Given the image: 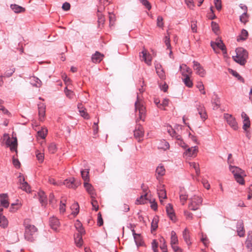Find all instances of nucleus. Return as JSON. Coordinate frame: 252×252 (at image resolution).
Returning <instances> with one entry per match:
<instances>
[{
  "label": "nucleus",
  "mask_w": 252,
  "mask_h": 252,
  "mask_svg": "<svg viewBox=\"0 0 252 252\" xmlns=\"http://www.w3.org/2000/svg\"><path fill=\"white\" fill-rule=\"evenodd\" d=\"M137 100L135 102V109L136 111H139V117L136 120V125L134 130V136L138 142L143 140L144 135V130L143 126L140 124H138L139 120L144 121L146 116V108L138 101V95H137Z\"/></svg>",
  "instance_id": "obj_1"
},
{
  "label": "nucleus",
  "mask_w": 252,
  "mask_h": 252,
  "mask_svg": "<svg viewBox=\"0 0 252 252\" xmlns=\"http://www.w3.org/2000/svg\"><path fill=\"white\" fill-rule=\"evenodd\" d=\"M24 225L25 239L29 242H33L37 238L38 229L34 225L27 224L26 220L24 221Z\"/></svg>",
  "instance_id": "obj_2"
},
{
  "label": "nucleus",
  "mask_w": 252,
  "mask_h": 252,
  "mask_svg": "<svg viewBox=\"0 0 252 252\" xmlns=\"http://www.w3.org/2000/svg\"><path fill=\"white\" fill-rule=\"evenodd\" d=\"M236 55L233 56L232 58L235 62L243 65L245 64L248 58V52L243 48L239 47L236 49Z\"/></svg>",
  "instance_id": "obj_3"
},
{
  "label": "nucleus",
  "mask_w": 252,
  "mask_h": 252,
  "mask_svg": "<svg viewBox=\"0 0 252 252\" xmlns=\"http://www.w3.org/2000/svg\"><path fill=\"white\" fill-rule=\"evenodd\" d=\"M230 170L233 174L235 180L240 185H244L245 181L243 178L244 176H246L245 171L240 168L234 166H229Z\"/></svg>",
  "instance_id": "obj_4"
},
{
  "label": "nucleus",
  "mask_w": 252,
  "mask_h": 252,
  "mask_svg": "<svg viewBox=\"0 0 252 252\" xmlns=\"http://www.w3.org/2000/svg\"><path fill=\"white\" fill-rule=\"evenodd\" d=\"M189 200L190 202L189 204V208L192 211L198 210L202 203L201 197L196 195H194L189 199Z\"/></svg>",
  "instance_id": "obj_5"
},
{
  "label": "nucleus",
  "mask_w": 252,
  "mask_h": 252,
  "mask_svg": "<svg viewBox=\"0 0 252 252\" xmlns=\"http://www.w3.org/2000/svg\"><path fill=\"white\" fill-rule=\"evenodd\" d=\"M224 118L226 120L227 124L232 127L234 130H236L238 128V124L236 119L232 115L224 113L223 115Z\"/></svg>",
  "instance_id": "obj_6"
},
{
  "label": "nucleus",
  "mask_w": 252,
  "mask_h": 252,
  "mask_svg": "<svg viewBox=\"0 0 252 252\" xmlns=\"http://www.w3.org/2000/svg\"><path fill=\"white\" fill-rule=\"evenodd\" d=\"M193 68L194 70L196 71V74L199 75L200 77H204L206 74V71L204 69L203 67L198 62L195 61H193Z\"/></svg>",
  "instance_id": "obj_7"
},
{
  "label": "nucleus",
  "mask_w": 252,
  "mask_h": 252,
  "mask_svg": "<svg viewBox=\"0 0 252 252\" xmlns=\"http://www.w3.org/2000/svg\"><path fill=\"white\" fill-rule=\"evenodd\" d=\"M18 178H19V182L21 184V186L20 187L21 189L26 191V192L30 191V186L29 185L28 183L25 181L24 177L21 173H20V175L18 176Z\"/></svg>",
  "instance_id": "obj_8"
},
{
  "label": "nucleus",
  "mask_w": 252,
  "mask_h": 252,
  "mask_svg": "<svg viewBox=\"0 0 252 252\" xmlns=\"http://www.w3.org/2000/svg\"><path fill=\"white\" fill-rule=\"evenodd\" d=\"M236 228L238 235L240 237H244L245 236V231L244 227L243 221L242 220H239L237 221Z\"/></svg>",
  "instance_id": "obj_9"
},
{
  "label": "nucleus",
  "mask_w": 252,
  "mask_h": 252,
  "mask_svg": "<svg viewBox=\"0 0 252 252\" xmlns=\"http://www.w3.org/2000/svg\"><path fill=\"white\" fill-rule=\"evenodd\" d=\"M49 224L53 230L57 231L60 225V223L57 218L53 217L50 218Z\"/></svg>",
  "instance_id": "obj_10"
},
{
  "label": "nucleus",
  "mask_w": 252,
  "mask_h": 252,
  "mask_svg": "<svg viewBox=\"0 0 252 252\" xmlns=\"http://www.w3.org/2000/svg\"><path fill=\"white\" fill-rule=\"evenodd\" d=\"M155 68L159 77L162 80H164L165 79V74L161 65L160 63H157L155 64Z\"/></svg>",
  "instance_id": "obj_11"
},
{
  "label": "nucleus",
  "mask_w": 252,
  "mask_h": 252,
  "mask_svg": "<svg viewBox=\"0 0 252 252\" xmlns=\"http://www.w3.org/2000/svg\"><path fill=\"white\" fill-rule=\"evenodd\" d=\"M39 201L42 206H45L47 203V197L43 191L40 190L37 193Z\"/></svg>",
  "instance_id": "obj_12"
},
{
  "label": "nucleus",
  "mask_w": 252,
  "mask_h": 252,
  "mask_svg": "<svg viewBox=\"0 0 252 252\" xmlns=\"http://www.w3.org/2000/svg\"><path fill=\"white\" fill-rule=\"evenodd\" d=\"M166 212L168 216L173 221H175L176 217L173 206L171 204H168L166 207Z\"/></svg>",
  "instance_id": "obj_13"
},
{
  "label": "nucleus",
  "mask_w": 252,
  "mask_h": 252,
  "mask_svg": "<svg viewBox=\"0 0 252 252\" xmlns=\"http://www.w3.org/2000/svg\"><path fill=\"white\" fill-rule=\"evenodd\" d=\"M242 118L243 120V128L246 130L250 126V121L249 117L244 112H243L241 114Z\"/></svg>",
  "instance_id": "obj_14"
},
{
  "label": "nucleus",
  "mask_w": 252,
  "mask_h": 252,
  "mask_svg": "<svg viewBox=\"0 0 252 252\" xmlns=\"http://www.w3.org/2000/svg\"><path fill=\"white\" fill-rule=\"evenodd\" d=\"M103 54L96 51L92 56V61L94 63H99L103 60Z\"/></svg>",
  "instance_id": "obj_15"
},
{
  "label": "nucleus",
  "mask_w": 252,
  "mask_h": 252,
  "mask_svg": "<svg viewBox=\"0 0 252 252\" xmlns=\"http://www.w3.org/2000/svg\"><path fill=\"white\" fill-rule=\"evenodd\" d=\"M0 205L4 208H8L9 203L8 201V195L6 193H2L0 194Z\"/></svg>",
  "instance_id": "obj_16"
},
{
  "label": "nucleus",
  "mask_w": 252,
  "mask_h": 252,
  "mask_svg": "<svg viewBox=\"0 0 252 252\" xmlns=\"http://www.w3.org/2000/svg\"><path fill=\"white\" fill-rule=\"evenodd\" d=\"M84 186L91 198H94L96 194L92 185L87 182H84Z\"/></svg>",
  "instance_id": "obj_17"
},
{
  "label": "nucleus",
  "mask_w": 252,
  "mask_h": 252,
  "mask_svg": "<svg viewBox=\"0 0 252 252\" xmlns=\"http://www.w3.org/2000/svg\"><path fill=\"white\" fill-rule=\"evenodd\" d=\"M62 185H65L69 188L75 189L77 187V184L75 183L74 178L65 180L62 183Z\"/></svg>",
  "instance_id": "obj_18"
},
{
  "label": "nucleus",
  "mask_w": 252,
  "mask_h": 252,
  "mask_svg": "<svg viewBox=\"0 0 252 252\" xmlns=\"http://www.w3.org/2000/svg\"><path fill=\"white\" fill-rule=\"evenodd\" d=\"M197 109L202 120L205 121L207 119V115L204 106L202 105H199L197 106Z\"/></svg>",
  "instance_id": "obj_19"
},
{
  "label": "nucleus",
  "mask_w": 252,
  "mask_h": 252,
  "mask_svg": "<svg viewBox=\"0 0 252 252\" xmlns=\"http://www.w3.org/2000/svg\"><path fill=\"white\" fill-rule=\"evenodd\" d=\"M38 108L39 120L40 121H42L45 114V106L44 104L41 103L38 104Z\"/></svg>",
  "instance_id": "obj_20"
},
{
  "label": "nucleus",
  "mask_w": 252,
  "mask_h": 252,
  "mask_svg": "<svg viewBox=\"0 0 252 252\" xmlns=\"http://www.w3.org/2000/svg\"><path fill=\"white\" fill-rule=\"evenodd\" d=\"M13 141L10 142L9 141V138L7 139L6 141V144H8L10 147V150L12 151H17V139L16 137H13Z\"/></svg>",
  "instance_id": "obj_21"
},
{
  "label": "nucleus",
  "mask_w": 252,
  "mask_h": 252,
  "mask_svg": "<svg viewBox=\"0 0 252 252\" xmlns=\"http://www.w3.org/2000/svg\"><path fill=\"white\" fill-rule=\"evenodd\" d=\"M197 151L198 147L197 146H194L188 148L185 153L189 157H195L197 154Z\"/></svg>",
  "instance_id": "obj_22"
},
{
  "label": "nucleus",
  "mask_w": 252,
  "mask_h": 252,
  "mask_svg": "<svg viewBox=\"0 0 252 252\" xmlns=\"http://www.w3.org/2000/svg\"><path fill=\"white\" fill-rule=\"evenodd\" d=\"M216 42H217V47L220 49L222 51L223 54H227L226 48L225 45L223 43L222 40L221 39L218 38L216 39Z\"/></svg>",
  "instance_id": "obj_23"
},
{
  "label": "nucleus",
  "mask_w": 252,
  "mask_h": 252,
  "mask_svg": "<svg viewBox=\"0 0 252 252\" xmlns=\"http://www.w3.org/2000/svg\"><path fill=\"white\" fill-rule=\"evenodd\" d=\"M178 243V239L176 233L174 231H172L171 232V241L170 244L173 248V246H178L177 245Z\"/></svg>",
  "instance_id": "obj_24"
},
{
  "label": "nucleus",
  "mask_w": 252,
  "mask_h": 252,
  "mask_svg": "<svg viewBox=\"0 0 252 252\" xmlns=\"http://www.w3.org/2000/svg\"><path fill=\"white\" fill-rule=\"evenodd\" d=\"M84 234L76 233L74 235V241L76 246L80 247L83 245L82 235Z\"/></svg>",
  "instance_id": "obj_25"
},
{
  "label": "nucleus",
  "mask_w": 252,
  "mask_h": 252,
  "mask_svg": "<svg viewBox=\"0 0 252 252\" xmlns=\"http://www.w3.org/2000/svg\"><path fill=\"white\" fill-rule=\"evenodd\" d=\"M158 193L160 200V202L162 203V199L167 198L166 192L165 189H164V186L163 185L161 189H158Z\"/></svg>",
  "instance_id": "obj_26"
},
{
  "label": "nucleus",
  "mask_w": 252,
  "mask_h": 252,
  "mask_svg": "<svg viewBox=\"0 0 252 252\" xmlns=\"http://www.w3.org/2000/svg\"><path fill=\"white\" fill-rule=\"evenodd\" d=\"M183 238L186 242V244L189 246L191 245V243L190 241V236L189 234V230L188 228H185L183 232Z\"/></svg>",
  "instance_id": "obj_27"
},
{
  "label": "nucleus",
  "mask_w": 252,
  "mask_h": 252,
  "mask_svg": "<svg viewBox=\"0 0 252 252\" xmlns=\"http://www.w3.org/2000/svg\"><path fill=\"white\" fill-rule=\"evenodd\" d=\"M182 75L184 77L183 82L186 86L189 88H191L193 86V83L192 81L190 80L189 75L187 74H184V73H182Z\"/></svg>",
  "instance_id": "obj_28"
},
{
  "label": "nucleus",
  "mask_w": 252,
  "mask_h": 252,
  "mask_svg": "<svg viewBox=\"0 0 252 252\" xmlns=\"http://www.w3.org/2000/svg\"><path fill=\"white\" fill-rule=\"evenodd\" d=\"M141 53L143 54L142 57L144 61V62L148 64V65H151V55L149 54H147V51L145 50H144L142 51Z\"/></svg>",
  "instance_id": "obj_29"
},
{
  "label": "nucleus",
  "mask_w": 252,
  "mask_h": 252,
  "mask_svg": "<svg viewBox=\"0 0 252 252\" xmlns=\"http://www.w3.org/2000/svg\"><path fill=\"white\" fill-rule=\"evenodd\" d=\"M75 227L78 231L77 233L85 234V231L83 227L82 224L79 220H76L74 223Z\"/></svg>",
  "instance_id": "obj_30"
},
{
  "label": "nucleus",
  "mask_w": 252,
  "mask_h": 252,
  "mask_svg": "<svg viewBox=\"0 0 252 252\" xmlns=\"http://www.w3.org/2000/svg\"><path fill=\"white\" fill-rule=\"evenodd\" d=\"M188 197V195L184 190V189H181L180 191V199L182 205H184Z\"/></svg>",
  "instance_id": "obj_31"
},
{
  "label": "nucleus",
  "mask_w": 252,
  "mask_h": 252,
  "mask_svg": "<svg viewBox=\"0 0 252 252\" xmlns=\"http://www.w3.org/2000/svg\"><path fill=\"white\" fill-rule=\"evenodd\" d=\"M134 239L135 244L138 247L144 245V242L143 241V237L140 234L135 236L134 237Z\"/></svg>",
  "instance_id": "obj_32"
},
{
  "label": "nucleus",
  "mask_w": 252,
  "mask_h": 252,
  "mask_svg": "<svg viewBox=\"0 0 252 252\" xmlns=\"http://www.w3.org/2000/svg\"><path fill=\"white\" fill-rule=\"evenodd\" d=\"M104 8H99L97 10V22L98 24V25L100 26V25H103L105 22V18L102 15L101 13V10L103 9Z\"/></svg>",
  "instance_id": "obj_33"
},
{
  "label": "nucleus",
  "mask_w": 252,
  "mask_h": 252,
  "mask_svg": "<svg viewBox=\"0 0 252 252\" xmlns=\"http://www.w3.org/2000/svg\"><path fill=\"white\" fill-rule=\"evenodd\" d=\"M71 209L72 210L71 214L76 216L79 212V206L77 202H75L70 207Z\"/></svg>",
  "instance_id": "obj_34"
},
{
  "label": "nucleus",
  "mask_w": 252,
  "mask_h": 252,
  "mask_svg": "<svg viewBox=\"0 0 252 252\" xmlns=\"http://www.w3.org/2000/svg\"><path fill=\"white\" fill-rule=\"evenodd\" d=\"M10 7L15 13H20L25 11V8L15 4H11Z\"/></svg>",
  "instance_id": "obj_35"
},
{
  "label": "nucleus",
  "mask_w": 252,
  "mask_h": 252,
  "mask_svg": "<svg viewBox=\"0 0 252 252\" xmlns=\"http://www.w3.org/2000/svg\"><path fill=\"white\" fill-rule=\"evenodd\" d=\"M248 36V32L246 30L243 29L241 31V34L237 37V40L238 41L240 40H245L247 39Z\"/></svg>",
  "instance_id": "obj_36"
},
{
  "label": "nucleus",
  "mask_w": 252,
  "mask_h": 252,
  "mask_svg": "<svg viewBox=\"0 0 252 252\" xmlns=\"http://www.w3.org/2000/svg\"><path fill=\"white\" fill-rule=\"evenodd\" d=\"M89 169H87L86 170H83L81 171V174L83 179L84 180L85 182L89 181Z\"/></svg>",
  "instance_id": "obj_37"
},
{
  "label": "nucleus",
  "mask_w": 252,
  "mask_h": 252,
  "mask_svg": "<svg viewBox=\"0 0 252 252\" xmlns=\"http://www.w3.org/2000/svg\"><path fill=\"white\" fill-rule=\"evenodd\" d=\"M8 225V220L6 217L2 215H0V226L5 228Z\"/></svg>",
  "instance_id": "obj_38"
},
{
  "label": "nucleus",
  "mask_w": 252,
  "mask_h": 252,
  "mask_svg": "<svg viewBox=\"0 0 252 252\" xmlns=\"http://www.w3.org/2000/svg\"><path fill=\"white\" fill-rule=\"evenodd\" d=\"M158 220L157 217H155L151 223V231H155L158 227Z\"/></svg>",
  "instance_id": "obj_39"
},
{
  "label": "nucleus",
  "mask_w": 252,
  "mask_h": 252,
  "mask_svg": "<svg viewBox=\"0 0 252 252\" xmlns=\"http://www.w3.org/2000/svg\"><path fill=\"white\" fill-rule=\"evenodd\" d=\"M229 72L234 76L236 77L238 80L244 83V78L235 70L233 69H230Z\"/></svg>",
  "instance_id": "obj_40"
},
{
  "label": "nucleus",
  "mask_w": 252,
  "mask_h": 252,
  "mask_svg": "<svg viewBox=\"0 0 252 252\" xmlns=\"http://www.w3.org/2000/svg\"><path fill=\"white\" fill-rule=\"evenodd\" d=\"M158 147L159 149L165 150L169 148V144L167 141L163 140L160 141Z\"/></svg>",
  "instance_id": "obj_41"
},
{
  "label": "nucleus",
  "mask_w": 252,
  "mask_h": 252,
  "mask_svg": "<svg viewBox=\"0 0 252 252\" xmlns=\"http://www.w3.org/2000/svg\"><path fill=\"white\" fill-rule=\"evenodd\" d=\"M48 132V130L46 128H43L41 130H39L37 132V135L39 137H41L42 139H44Z\"/></svg>",
  "instance_id": "obj_42"
},
{
  "label": "nucleus",
  "mask_w": 252,
  "mask_h": 252,
  "mask_svg": "<svg viewBox=\"0 0 252 252\" xmlns=\"http://www.w3.org/2000/svg\"><path fill=\"white\" fill-rule=\"evenodd\" d=\"M147 195V193H146L143 195H141V196L137 198L136 201V204H142L145 203V200H146V196Z\"/></svg>",
  "instance_id": "obj_43"
},
{
  "label": "nucleus",
  "mask_w": 252,
  "mask_h": 252,
  "mask_svg": "<svg viewBox=\"0 0 252 252\" xmlns=\"http://www.w3.org/2000/svg\"><path fill=\"white\" fill-rule=\"evenodd\" d=\"M156 173L159 176H163L165 174V169L162 165H159L156 169Z\"/></svg>",
  "instance_id": "obj_44"
},
{
  "label": "nucleus",
  "mask_w": 252,
  "mask_h": 252,
  "mask_svg": "<svg viewBox=\"0 0 252 252\" xmlns=\"http://www.w3.org/2000/svg\"><path fill=\"white\" fill-rule=\"evenodd\" d=\"M36 157L39 162L42 163L44 158V154L39 153L38 151H36L35 152Z\"/></svg>",
  "instance_id": "obj_45"
},
{
  "label": "nucleus",
  "mask_w": 252,
  "mask_h": 252,
  "mask_svg": "<svg viewBox=\"0 0 252 252\" xmlns=\"http://www.w3.org/2000/svg\"><path fill=\"white\" fill-rule=\"evenodd\" d=\"M64 93L66 96L70 99L72 98L74 95L73 92L68 90L67 87L64 88Z\"/></svg>",
  "instance_id": "obj_46"
},
{
  "label": "nucleus",
  "mask_w": 252,
  "mask_h": 252,
  "mask_svg": "<svg viewBox=\"0 0 252 252\" xmlns=\"http://www.w3.org/2000/svg\"><path fill=\"white\" fill-rule=\"evenodd\" d=\"M160 242L161 243H162V244L160 246V248L162 251V252H167V246L165 244V241L164 239L162 237L160 240Z\"/></svg>",
  "instance_id": "obj_47"
},
{
  "label": "nucleus",
  "mask_w": 252,
  "mask_h": 252,
  "mask_svg": "<svg viewBox=\"0 0 252 252\" xmlns=\"http://www.w3.org/2000/svg\"><path fill=\"white\" fill-rule=\"evenodd\" d=\"M189 164L190 167H193L195 169L196 174L199 175L200 174L199 164L194 162H190Z\"/></svg>",
  "instance_id": "obj_48"
},
{
  "label": "nucleus",
  "mask_w": 252,
  "mask_h": 252,
  "mask_svg": "<svg viewBox=\"0 0 252 252\" xmlns=\"http://www.w3.org/2000/svg\"><path fill=\"white\" fill-rule=\"evenodd\" d=\"M91 204L92 205L93 209H94L95 211H97L98 210V205L97 201L95 199V197L94 198H92Z\"/></svg>",
  "instance_id": "obj_49"
},
{
  "label": "nucleus",
  "mask_w": 252,
  "mask_h": 252,
  "mask_svg": "<svg viewBox=\"0 0 252 252\" xmlns=\"http://www.w3.org/2000/svg\"><path fill=\"white\" fill-rule=\"evenodd\" d=\"M49 152L51 154H54L57 151L56 145L52 143H51L48 146Z\"/></svg>",
  "instance_id": "obj_50"
},
{
  "label": "nucleus",
  "mask_w": 252,
  "mask_h": 252,
  "mask_svg": "<svg viewBox=\"0 0 252 252\" xmlns=\"http://www.w3.org/2000/svg\"><path fill=\"white\" fill-rule=\"evenodd\" d=\"M109 15L110 26H112L114 25L115 21L116 20L115 15L114 14L111 13H109Z\"/></svg>",
  "instance_id": "obj_51"
},
{
  "label": "nucleus",
  "mask_w": 252,
  "mask_h": 252,
  "mask_svg": "<svg viewBox=\"0 0 252 252\" xmlns=\"http://www.w3.org/2000/svg\"><path fill=\"white\" fill-rule=\"evenodd\" d=\"M196 87L199 89V91L201 92L202 94H205V91H204V87L202 82H199L197 83Z\"/></svg>",
  "instance_id": "obj_52"
},
{
  "label": "nucleus",
  "mask_w": 252,
  "mask_h": 252,
  "mask_svg": "<svg viewBox=\"0 0 252 252\" xmlns=\"http://www.w3.org/2000/svg\"><path fill=\"white\" fill-rule=\"evenodd\" d=\"M97 224L99 226H101L103 224V220L100 212H99L97 214Z\"/></svg>",
  "instance_id": "obj_53"
},
{
  "label": "nucleus",
  "mask_w": 252,
  "mask_h": 252,
  "mask_svg": "<svg viewBox=\"0 0 252 252\" xmlns=\"http://www.w3.org/2000/svg\"><path fill=\"white\" fill-rule=\"evenodd\" d=\"M246 247L248 249H250V251H252V239L251 237H247L246 241Z\"/></svg>",
  "instance_id": "obj_54"
},
{
  "label": "nucleus",
  "mask_w": 252,
  "mask_h": 252,
  "mask_svg": "<svg viewBox=\"0 0 252 252\" xmlns=\"http://www.w3.org/2000/svg\"><path fill=\"white\" fill-rule=\"evenodd\" d=\"M211 27H212L213 31L215 33H217V32H218V31L219 30V25L215 22H212Z\"/></svg>",
  "instance_id": "obj_55"
},
{
  "label": "nucleus",
  "mask_w": 252,
  "mask_h": 252,
  "mask_svg": "<svg viewBox=\"0 0 252 252\" xmlns=\"http://www.w3.org/2000/svg\"><path fill=\"white\" fill-rule=\"evenodd\" d=\"M157 26L159 28H162L163 26V18L161 16H158L157 18Z\"/></svg>",
  "instance_id": "obj_56"
},
{
  "label": "nucleus",
  "mask_w": 252,
  "mask_h": 252,
  "mask_svg": "<svg viewBox=\"0 0 252 252\" xmlns=\"http://www.w3.org/2000/svg\"><path fill=\"white\" fill-rule=\"evenodd\" d=\"M247 13L246 12H244L242 15L240 16V20L241 22L246 24L248 21L247 20Z\"/></svg>",
  "instance_id": "obj_57"
},
{
  "label": "nucleus",
  "mask_w": 252,
  "mask_h": 252,
  "mask_svg": "<svg viewBox=\"0 0 252 252\" xmlns=\"http://www.w3.org/2000/svg\"><path fill=\"white\" fill-rule=\"evenodd\" d=\"M140 1L149 10L151 9V5L149 1L147 0H140Z\"/></svg>",
  "instance_id": "obj_58"
},
{
  "label": "nucleus",
  "mask_w": 252,
  "mask_h": 252,
  "mask_svg": "<svg viewBox=\"0 0 252 252\" xmlns=\"http://www.w3.org/2000/svg\"><path fill=\"white\" fill-rule=\"evenodd\" d=\"M214 4L216 9L220 11L221 9V0H214Z\"/></svg>",
  "instance_id": "obj_59"
},
{
  "label": "nucleus",
  "mask_w": 252,
  "mask_h": 252,
  "mask_svg": "<svg viewBox=\"0 0 252 252\" xmlns=\"http://www.w3.org/2000/svg\"><path fill=\"white\" fill-rule=\"evenodd\" d=\"M65 200H64V202H63V200L61 201V204L60 206V211L61 213H63L65 211Z\"/></svg>",
  "instance_id": "obj_60"
},
{
  "label": "nucleus",
  "mask_w": 252,
  "mask_h": 252,
  "mask_svg": "<svg viewBox=\"0 0 252 252\" xmlns=\"http://www.w3.org/2000/svg\"><path fill=\"white\" fill-rule=\"evenodd\" d=\"M80 113L81 116L83 117L84 119H89L90 118L89 115L86 111V109L80 111Z\"/></svg>",
  "instance_id": "obj_61"
},
{
  "label": "nucleus",
  "mask_w": 252,
  "mask_h": 252,
  "mask_svg": "<svg viewBox=\"0 0 252 252\" xmlns=\"http://www.w3.org/2000/svg\"><path fill=\"white\" fill-rule=\"evenodd\" d=\"M14 71H15V68H13L12 69H10L9 70H7L5 72L4 75L6 77H9L13 74V73L14 72Z\"/></svg>",
  "instance_id": "obj_62"
},
{
  "label": "nucleus",
  "mask_w": 252,
  "mask_h": 252,
  "mask_svg": "<svg viewBox=\"0 0 252 252\" xmlns=\"http://www.w3.org/2000/svg\"><path fill=\"white\" fill-rule=\"evenodd\" d=\"M219 99L216 96V98L214 99L213 103L214 105L213 106V109H217L219 107Z\"/></svg>",
  "instance_id": "obj_63"
},
{
  "label": "nucleus",
  "mask_w": 252,
  "mask_h": 252,
  "mask_svg": "<svg viewBox=\"0 0 252 252\" xmlns=\"http://www.w3.org/2000/svg\"><path fill=\"white\" fill-rule=\"evenodd\" d=\"M70 4L67 2H65L62 5V8L65 10L67 11L70 9Z\"/></svg>",
  "instance_id": "obj_64"
}]
</instances>
